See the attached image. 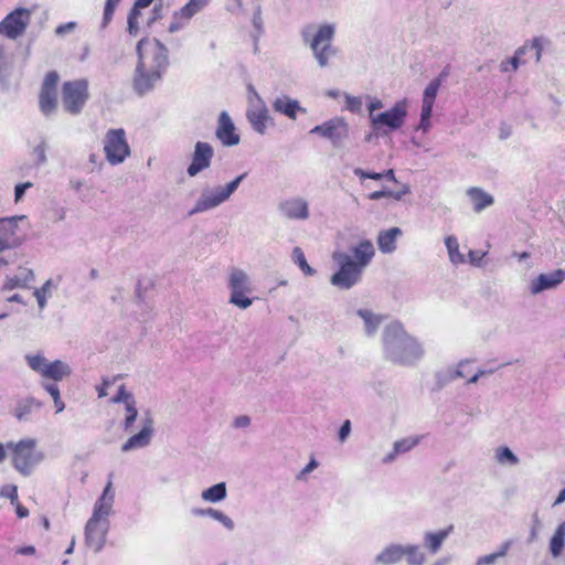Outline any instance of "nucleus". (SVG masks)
<instances>
[{
  "label": "nucleus",
  "instance_id": "nucleus-44",
  "mask_svg": "<svg viewBox=\"0 0 565 565\" xmlns=\"http://www.w3.org/2000/svg\"><path fill=\"white\" fill-rule=\"evenodd\" d=\"M495 459L501 465H510V466H515L520 461L519 458L507 446L499 447L495 450Z\"/></svg>",
  "mask_w": 565,
  "mask_h": 565
},
{
  "label": "nucleus",
  "instance_id": "nucleus-6",
  "mask_svg": "<svg viewBox=\"0 0 565 565\" xmlns=\"http://www.w3.org/2000/svg\"><path fill=\"white\" fill-rule=\"evenodd\" d=\"M334 33L335 29L332 24L320 25L311 39L308 31L302 32L303 41L309 44L320 67H327L330 58L337 54V49L332 45Z\"/></svg>",
  "mask_w": 565,
  "mask_h": 565
},
{
  "label": "nucleus",
  "instance_id": "nucleus-30",
  "mask_svg": "<svg viewBox=\"0 0 565 565\" xmlns=\"http://www.w3.org/2000/svg\"><path fill=\"white\" fill-rule=\"evenodd\" d=\"M274 109L278 113L286 115L287 117L295 119L297 110H302L299 106V103L295 99H290L289 97H279L274 103Z\"/></svg>",
  "mask_w": 565,
  "mask_h": 565
},
{
  "label": "nucleus",
  "instance_id": "nucleus-60",
  "mask_svg": "<svg viewBox=\"0 0 565 565\" xmlns=\"http://www.w3.org/2000/svg\"><path fill=\"white\" fill-rule=\"evenodd\" d=\"M351 433V422L344 420L339 429V440L344 443Z\"/></svg>",
  "mask_w": 565,
  "mask_h": 565
},
{
  "label": "nucleus",
  "instance_id": "nucleus-53",
  "mask_svg": "<svg viewBox=\"0 0 565 565\" xmlns=\"http://www.w3.org/2000/svg\"><path fill=\"white\" fill-rule=\"evenodd\" d=\"M0 497L10 499L13 504L18 500V488L13 484H7L1 488Z\"/></svg>",
  "mask_w": 565,
  "mask_h": 565
},
{
  "label": "nucleus",
  "instance_id": "nucleus-48",
  "mask_svg": "<svg viewBox=\"0 0 565 565\" xmlns=\"http://www.w3.org/2000/svg\"><path fill=\"white\" fill-rule=\"evenodd\" d=\"M46 142L42 140L32 150L33 163L38 167L43 166L46 162Z\"/></svg>",
  "mask_w": 565,
  "mask_h": 565
},
{
  "label": "nucleus",
  "instance_id": "nucleus-11",
  "mask_svg": "<svg viewBox=\"0 0 565 565\" xmlns=\"http://www.w3.org/2000/svg\"><path fill=\"white\" fill-rule=\"evenodd\" d=\"M88 99V82L76 79L65 82L62 87V102L65 110L72 115L82 111Z\"/></svg>",
  "mask_w": 565,
  "mask_h": 565
},
{
  "label": "nucleus",
  "instance_id": "nucleus-42",
  "mask_svg": "<svg viewBox=\"0 0 565 565\" xmlns=\"http://www.w3.org/2000/svg\"><path fill=\"white\" fill-rule=\"evenodd\" d=\"M527 44L519 47L511 58L504 60L500 63V71L503 73L510 72V70L516 71L520 65V58L527 52Z\"/></svg>",
  "mask_w": 565,
  "mask_h": 565
},
{
  "label": "nucleus",
  "instance_id": "nucleus-46",
  "mask_svg": "<svg viewBox=\"0 0 565 565\" xmlns=\"http://www.w3.org/2000/svg\"><path fill=\"white\" fill-rule=\"evenodd\" d=\"M292 260L299 266L306 275H313L315 269L309 266L306 260L305 254L300 247H295L291 254Z\"/></svg>",
  "mask_w": 565,
  "mask_h": 565
},
{
  "label": "nucleus",
  "instance_id": "nucleus-34",
  "mask_svg": "<svg viewBox=\"0 0 565 565\" xmlns=\"http://www.w3.org/2000/svg\"><path fill=\"white\" fill-rule=\"evenodd\" d=\"M469 362H470V360H468V359L461 360L458 363L457 369L449 367L445 372L437 373L436 377H437V383L439 384V386H444V385L448 384L449 382H452L459 377H463L461 367Z\"/></svg>",
  "mask_w": 565,
  "mask_h": 565
},
{
  "label": "nucleus",
  "instance_id": "nucleus-9",
  "mask_svg": "<svg viewBox=\"0 0 565 565\" xmlns=\"http://www.w3.org/2000/svg\"><path fill=\"white\" fill-rule=\"evenodd\" d=\"M332 259L339 265V270L334 273L330 282L340 289H350L361 280L363 269L354 264L353 258L344 252H334Z\"/></svg>",
  "mask_w": 565,
  "mask_h": 565
},
{
  "label": "nucleus",
  "instance_id": "nucleus-12",
  "mask_svg": "<svg viewBox=\"0 0 565 565\" xmlns=\"http://www.w3.org/2000/svg\"><path fill=\"white\" fill-rule=\"evenodd\" d=\"M33 9L15 8L0 21V35L17 40L24 34L31 22Z\"/></svg>",
  "mask_w": 565,
  "mask_h": 565
},
{
  "label": "nucleus",
  "instance_id": "nucleus-31",
  "mask_svg": "<svg viewBox=\"0 0 565 565\" xmlns=\"http://www.w3.org/2000/svg\"><path fill=\"white\" fill-rule=\"evenodd\" d=\"M192 514L195 516H210L211 519L222 523L228 530L234 527L233 521L226 514L213 508L193 509Z\"/></svg>",
  "mask_w": 565,
  "mask_h": 565
},
{
  "label": "nucleus",
  "instance_id": "nucleus-17",
  "mask_svg": "<svg viewBox=\"0 0 565 565\" xmlns=\"http://www.w3.org/2000/svg\"><path fill=\"white\" fill-rule=\"evenodd\" d=\"M154 435V422L151 415L146 414L141 418V429L130 436L122 445L121 451L129 452L136 449H142L150 445Z\"/></svg>",
  "mask_w": 565,
  "mask_h": 565
},
{
  "label": "nucleus",
  "instance_id": "nucleus-58",
  "mask_svg": "<svg viewBox=\"0 0 565 565\" xmlns=\"http://www.w3.org/2000/svg\"><path fill=\"white\" fill-rule=\"evenodd\" d=\"M532 519H533L532 520L533 521V525H532V529H531V532H530V536L527 539V543H533V542H535L537 540V532H539V530L542 526L537 513H534Z\"/></svg>",
  "mask_w": 565,
  "mask_h": 565
},
{
  "label": "nucleus",
  "instance_id": "nucleus-3",
  "mask_svg": "<svg viewBox=\"0 0 565 565\" xmlns=\"http://www.w3.org/2000/svg\"><path fill=\"white\" fill-rule=\"evenodd\" d=\"M383 345L385 358L401 365H415L425 353L423 345L398 322L384 329Z\"/></svg>",
  "mask_w": 565,
  "mask_h": 565
},
{
  "label": "nucleus",
  "instance_id": "nucleus-41",
  "mask_svg": "<svg viewBox=\"0 0 565 565\" xmlns=\"http://www.w3.org/2000/svg\"><path fill=\"white\" fill-rule=\"evenodd\" d=\"M404 556L409 565H424L426 562L425 554L420 551L418 545H405Z\"/></svg>",
  "mask_w": 565,
  "mask_h": 565
},
{
  "label": "nucleus",
  "instance_id": "nucleus-16",
  "mask_svg": "<svg viewBox=\"0 0 565 565\" xmlns=\"http://www.w3.org/2000/svg\"><path fill=\"white\" fill-rule=\"evenodd\" d=\"M310 134H317L329 139L333 146L341 145L349 136V126L341 117H334L322 125H318L310 130Z\"/></svg>",
  "mask_w": 565,
  "mask_h": 565
},
{
  "label": "nucleus",
  "instance_id": "nucleus-14",
  "mask_svg": "<svg viewBox=\"0 0 565 565\" xmlns=\"http://www.w3.org/2000/svg\"><path fill=\"white\" fill-rule=\"evenodd\" d=\"M228 302L241 308H247V275L244 270L233 268L228 275Z\"/></svg>",
  "mask_w": 565,
  "mask_h": 565
},
{
  "label": "nucleus",
  "instance_id": "nucleus-37",
  "mask_svg": "<svg viewBox=\"0 0 565 565\" xmlns=\"http://www.w3.org/2000/svg\"><path fill=\"white\" fill-rule=\"evenodd\" d=\"M210 1L211 0H189L180 10H178V17L191 19L202 11Z\"/></svg>",
  "mask_w": 565,
  "mask_h": 565
},
{
  "label": "nucleus",
  "instance_id": "nucleus-4",
  "mask_svg": "<svg viewBox=\"0 0 565 565\" xmlns=\"http://www.w3.org/2000/svg\"><path fill=\"white\" fill-rule=\"evenodd\" d=\"M114 502L115 491L111 481H108L94 504L92 516L88 519L84 531L85 543L95 553H99L106 544Z\"/></svg>",
  "mask_w": 565,
  "mask_h": 565
},
{
  "label": "nucleus",
  "instance_id": "nucleus-29",
  "mask_svg": "<svg viewBox=\"0 0 565 565\" xmlns=\"http://www.w3.org/2000/svg\"><path fill=\"white\" fill-rule=\"evenodd\" d=\"M467 194L469 195L470 200L473 203V210L475 212H481L483 209L490 206L493 204V198L491 194L484 192L480 188H470L467 191Z\"/></svg>",
  "mask_w": 565,
  "mask_h": 565
},
{
  "label": "nucleus",
  "instance_id": "nucleus-8",
  "mask_svg": "<svg viewBox=\"0 0 565 565\" xmlns=\"http://www.w3.org/2000/svg\"><path fill=\"white\" fill-rule=\"evenodd\" d=\"M243 179L244 174L238 175L236 179L232 180L225 185H218L212 189L203 190L195 205L189 212V215H194L212 210L225 202L238 188Z\"/></svg>",
  "mask_w": 565,
  "mask_h": 565
},
{
  "label": "nucleus",
  "instance_id": "nucleus-35",
  "mask_svg": "<svg viewBox=\"0 0 565 565\" xmlns=\"http://www.w3.org/2000/svg\"><path fill=\"white\" fill-rule=\"evenodd\" d=\"M565 545V522L558 524L550 542V551L553 557H558Z\"/></svg>",
  "mask_w": 565,
  "mask_h": 565
},
{
  "label": "nucleus",
  "instance_id": "nucleus-26",
  "mask_svg": "<svg viewBox=\"0 0 565 565\" xmlns=\"http://www.w3.org/2000/svg\"><path fill=\"white\" fill-rule=\"evenodd\" d=\"M404 557V545L391 544L386 546L376 557L375 562L383 565L398 563Z\"/></svg>",
  "mask_w": 565,
  "mask_h": 565
},
{
  "label": "nucleus",
  "instance_id": "nucleus-23",
  "mask_svg": "<svg viewBox=\"0 0 565 565\" xmlns=\"http://www.w3.org/2000/svg\"><path fill=\"white\" fill-rule=\"evenodd\" d=\"M354 257V264L364 270L374 257L375 249L371 241L363 239L358 245L351 247Z\"/></svg>",
  "mask_w": 565,
  "mask_h": 565
},
{
  "label": "nucleus",
  "instance_id": "nucleus-56",
  "mask_svg": "<svg viewBox=\"0 0 565 565\" xmlns=\"http://www.w3.org/2000/svg\"><path fill=\"white\" fill-rule=\"evenodd\" d=\"M77 26V23L75 21H70L63 24H60L55 28V34L57 36H64L71 32H73Z\"/></svg>",
  "mask_w": 565,
  "mask_h": 565
},
{
  "label": "nucleus",
  "instance_id": "nucleus-62",
  "mask_svg": "<svg viewBox=\"0 0 565 565\" xmlns=\"http://www.w3.org/2000/svg\"><path fill=\"white\" fill-rule=\"evenodd\" d=\"M411 192V188L408 184H402L401 189L396 192L388 191L390 198L395 199L396 201L402 200V198Z\"/></svg>",
  "mask_w": 565,
  "mask_h": 565
},
{
  "label": "nucleus",
  "instance_id": "nucleus-32",
  "mask_svg": "<svg viewBox=\"0 0 565 565\" xmlns=\"http://www.w3.org/2000/svg\"><path fill=\"white\" fill-rule=\"evenodd\" d=\"M226 498V484L225 482L216 483L201 493V499L204 502L217 503Z\"/></svg>",
  "mask_w": 565,
  "mask_h": 565
},
{
  "label": "nucleus",
  "instance_id": "nucleus-21",
  "mask_svg": "<svg viewBox=\"0 0 565 565\" xmlns=\"http://www.w3.org/2000/svg\"><path fill=\"white\" fill-rule=\"evenodd\" d=\"M215 135L223 146L231 147L239 142V135L236 132L235 125L225 110L218 116Z\"/></svg>",
  "mask_w": 565,
  "mask_h": 565
},
{
  "label": "nucleus",
  "instance_id": "nucleus-49",
  "mask_svg": "<svg viewBox=\"0 0 565 565\" xmlns=\"http://www.w3.org/2000/svg\"><path fill=\"white\" fill-rule=\"evenodd\" d=\"M440 86V78H434L425 88L423 100L434 104Z\"/></svg>",
  "mask_w": 565,
  "mask_h": 565
},
{
  "label": "nucleus",
  "instance_id": "nucleus-15",
  "mask_svg": "<svg viewBox=\"0 0 565 565\" xmlns=\"http://www.w3.org/2000/svg\"><path fill=\"white\" fill-rule=\"evenodd\" d=\"M113 404H122L124 418L121 427L125 431H130L138 417V409L135 396L131 392L127 391L125 385H120L117 393L110 398Z\"/></svg>",
  "mask_w": 565,
  "mask_h": 565
},
{
  "label": "nucleus",
  "instance_id": "nucleus-45",
  "mask_svg": "<svg viewBox=\"0 0 565 565\" xmlns=\"http://www.w3.org/2000/svg\"><path fill=\"white\" fill-rule=\"evenodd\" d=\"M121 0H106L100 21V29L105 30L111 22L114 13Z\"/></svg>",
  "mask_w": 565,
  "mask_h": 565
},
{
  "label": "nucleus",
  "instance_id": "nucleus-18",
  "mask_svg": "<svg viewBox=\"0 0 565 565\" xmlns=\"http://www.w3.org/2000/svg\"><path fill=\"white\" fill-rule=\"evenodd\" d=\"M278 212L284 218L305 221L309 217V204L303 198L292 196L278 204Z\"/></svg>",
  "mask_w": 565,
  "mask_h": 565
},
{
  "label": "nucleus",
  "instance_id": "nucleus-38",
  "mask_svg": "<svg viewBox=\"0 0 565 565\" xmlns=\"http://www.w3.org/2000/svg\"><path fill=\"white\" fill-rule=\"evenodd\" d=\"M252 127L255 131L264 135L269 126H273V119L268 115L267 109L260 110L258 114H254L253 118H249Z\"/></svg>",
  "mask_w": 565,
  "mask_h": 565
},
{
  "label": "nucleus",
  "instance_id": "nucleus-28",
  "mask_svg": "<svg viewBox=\"0 0 565 565\" xmlns=\"http://www.w3.org/2000/svg\"><path fill=\"white\" fill-rule=\"evenodd\" d=\"M61 278L57 279H47L40 288H35L33 291V296L38 301V306L40 310H43L46 307L47 299L52 297L53 291L57 289L60 285Z\"/></svg>",
  "mask_w": 565,
  "mask_h": 565
},
{
  "label": "nucleus",
  "instance_id": "nucleus-7",
  "mask_svg": "<svg viewBox=\"0 0 565 565\" xmlns=\"http://www.w3.org/2000/svg\"><path fill=\"white\" fill-rule=\"evenodd\" d=\"M103 150L110 166H118L125 162L131 154L125 129L113 128L107 130L103 139Z\"/></svg>",
  "mask_w": 565,
  "mask_h": 565
},
{
  "label": "nucleus",
  "instance_id": "nucleus-2",
  "mask_svg": "<svg viewBox=\"0 0 565 565\" xmlns=\"http://www.w3.org/2000/svg\"><path fill=\"white\" fill-rule=\"evenodd\" d=\"M24 360L28 366L43 380L41 387L52 397L55 413L58 414L63 412L65 409V403L61 398L56 382H61L71 376V365L58 359L50 361L41 352L25 354Z\"/></svg>",
  "mask_w": 565,
  "mask_h": 565
},
{
  "label": "nucleus",
  "instance_id": "nucleus-51",
  "mask_svg": "<svg viewBox=\"0 0 565 565\" xmlns=\"http://www.w3.org/2000/svg\"><path fill=\"white\" fill-rule=\"evenodd\" d=\"M418 444L417 438H405L394 443L395 454H404L414 448Z\"/></svg>",
  "mask_w": 565,
  "mask_h": 565
},
{
  "label": "nucleus",
  "instance_id": "nucleus-57",
  "mask_svg": "<svg viewBox=\"0 0 565 565\" xmlns=\"http://www.w3.org/2000/svg\"><path fill=\"white\" fill-rule=\"evenodd\" d=\"M345 102H347V108L349 110H351L353 113H359L361 110V107H362L361 98L347 95Z\"/></svg>",
  "mask_w": 565,
  "mask_h": 565
},
{
  "label": "nucleus",
  "instance_id": "nucleus-47",
  "mask_svg": "<svg viewBox=\"0 0 565 565\" xmlns=\"http://www.w3.org/2000/svg\"><path fill=\"white\" fill-rule=\"evenodd\" d=\"M141 9L137 7H132L127 19V31L130 35H137L139 32V17L141 14Z\"/></svg>",
  "mask_w": 565,
  "mask_h": 565
},
{
  "label": "nucleus",
  "instance_id": "nucleus-52",
  "mask_svg": "<svg viewBox=\"0 0 565 565\" xmlns=\"http://www.w3.org/2000/svg\"><path fill=\"white\" fill-rule=\"evenodd\" d=\"M58 74L55 71L49 72L42 83L41 90L56 92Z\"/></svg>",
  "mask_w": 565,
  "mask_h": 565
},
{
  "label": "nucleus",
  "instance_id": "nucleus-13",
  "mask_svg": "<svg viewBox=\"0 0 565 565\" xmlns=\"http://www.w3.org/2000/svg\"><path fill=\"white\" fill-rule=\"evenodd\" d=\"M25 216H11L0 218V254L13 249L21 244L22 232L20 223L24 222Z\"/></svg>",
  "mask_w": 565,
  "mask_h": 565
},
{
  "label": "nucleus",
  "instance_id": "nucleus-50",
  "mask_svg": "<svg viewBox=\"0 0 565 565\" xmlns=\"http://www.w3.org/2000/svg\"><path fill=\"white\" fill-rule=\"evenodd\" d=\"M550 42L547 39L545 38H534L531 43H526L529 50H534L535 52V61L536 63L541 62V58H542V52H543V49L545 45H547Z\"/></svg>",
  "mask_w": 565,
  "mask_h": 565
},
{
  "label": "nucleus",
  "instance_id": "nucleus-22",
  "mask_svg": "<svg viewBox=\"0 0 565 565\" xmlns=\"http://www.w3.org/2000/svg\"><path fill=\"white\" fill-rule=\"evenodd\" d=\"M42 407L43 403L40 399L33 396H25L15 402L12 415L19 422H29L31 420L32 415L39 412Z\"/></svg>",
  "mask_w": 565,
  "mask_h": 565
},
{
  "label": "nucleus",
  "instance_id": "nucleus-20",
  "mask_svg": "<svg viewBox=\"0 0 565 565\" xmlns=\"http://www.w3.org/2000/svg\"><path fill=\"white\" fill-rule=\"evenodd\" d=\"M213 148L207 142L198 141L195 143L192 162L188 167V174L195 177L201 171L207 169L213 158Z\"/></svg>",
  "mask_w": 565,
  "mask_h": 565
},
{
  "label": "nucleus",
  "instance_id": "nucleus-36",
  "mask_svg": "<svg viewBox=\"0 0 565 565\" xmlns=\"http://www.w3.org/2000/svg\"><path fill=\"white\" fill-rule=\"evenodd\" d=\"M449 260L452 265L466 263L465 256L459 252V243L456 236L449 235L445 238Z\"/></svg>",
  "mask_w": 565,
  "mask_h": 565
},
{
  "label": "nucleus",
  "instance_id": "nucleus-27",
  "mask_svg": "<svg viewBox=\"0 0 565 565\" xmlns=\"http://www.w3.org/2000/svg\"><path fill=\"white\" fill-rule=\"evenodd\" d=\"M452 530H454V525H449L447 529L441 530L436 533H433V532L425 533V535H424L425 547L428 548V551L431 554H436L440 550L445 540L452 532Z\"/></svg>",
  "mask_w": 565,
  "mask_h": 565
},
{
  "label": "nucleus",
  "instance_id": "nucleus-39",
  "mask_svg": "<svg viewBox=\"0 0 565 565\" xmlns=\"http://www.w3.org/2000/svg\"><path fill=\"white\" fill-rule=\"evenodd\" d=\"M252 23L256 31V33L253 35L254 53H258L259 52L258 40H259L260 35L264 33V21L262 18V8H260L259 3H257L254 8Z\"/></svg>",
  "mask_w": 565,
  "mask_h": 565
},
{
  "label": "nucleus",
  "instance_id": "nucleus-40",
  "mask_svg": "<svg viewBox=\"0 0 565 565\" xmlns=\"http://www.w3.org/2000/svg\"><path fill=\"white\" fill-rule=\"evenodd\" d=\"M358 316H360L365 323V331L367 334H373L381 324V317L374 315L372 311L366 309H359Z\"/></svg>",
  "mask_w": 565,
  "mask_h": 565
},
{
  "label": "nucleus",
  "instance_id": "nucleus-55",
  "mask_svg": "<svg viewBox=\"0 0 565 565\" xmlns=\"http://www.w3.org/2000/svg\"><path fill=\"white\" fill-rule=\"evenodd\" d=\"M33 186V183L30 181L18 183L14 186V202L18 203L22 200L23 195L25 194V191Z\"/></svg>",
  "mask_w": 565,
  "mask_h": 565
},
{
  "label": "nucleus",
  "instance_id": "nucleus-61",
  "mask_svg": "<svg viewBox=\"0 0 565 565\" xmlns=\"http://www.w3.org/2000/svg\"><path fill=\"white\" fill-rule=\"evenodd\" d=\"M114 383V380H109L107 377L103 379V382L99 386L96 387L97 395L99 398L107 396V388Z\"/></svg>",
  "mask_w": 565,
  "mask_h": 565
},
{
  "label": "nucleus",
  "instance_id": "nucleus-59",
  "mask_svg": "<svg viewBox=\"0 0 565 565\" xmlns=\"http://www.w3.org/2000/svg\"><path fill=\"white\" fill-rule=\"evenodd\" d=\"M486 256V253L479 250H469L468 257L469 262L473 266H480L482 258Z\"/></svg>",
  "mask_w": 565,
  "mask_h": 565
},
{
  "label": "nucleus",
  "instance_id": "nucleus-19",
  "mask_svg": "<svg viewBox=\"0 0 565 565\" xmlns=\"http://www.w3.org/2000/svg\"><path fill=\"white\" fill-rule=\"evenodd\" d=\"M565 279V271L556 269L548 274H540L532 279L529 285V291L532 296H536L545 290L557 288Z\"/></svg>",
  "mask_w": 565,
  "mask_h": 565
},
{
  "label": "nucleus",
  "instance_id": "nucleus-63",
  "mask_svg": "<svg viewBox=\"0 0 565 565\" xmlns=\"http://www.w3.org/2000/svg\"><path fill=\"white\" fill-rule=\"evenodd\" d=\"M433 103L424 102L422 104V111H420V118L423 119H430L433 114Z\"/></svg>",
  "mask_w": 565,
  "mask_h": 565
},
{
  "label": "nucleus",
  "instance_id": "nucleus-43",
  "mask_svg": "<svg viewBox=\"0 0 565 565\" xmlns=\"http://www.w3.org/2000/svg\"><path fill=\"white\" fill-rule=\"evenodd\" d=\"M11 56L3 44H0V82L6 84V79L11 70Z\"/></svg>",
  "mask_w": 565,
  "mask_h": 565
},
{
  "label": "nucleus",
  "instance_id": "nucleus-54",
  "mask_svg": "<svg viewBox=\"0 0 565 565\" xmlns=\"http://www.w3.org/2000/svg\"><path fill=\"white\" fill-rule=\"evenodd\" d=\"M191 19H184V18H181V17H178V11L174 12L173 14V21L170 23L168 30L170 33H174V32H178L179 30H181L185 23L188 21H190Z\"/></svg>",
  "mask_w": 565,
  "mask_h": 565
},
{
  "label": "nucleus",
  "instance_id": "nucleus-25",
  "mask_svg": "<svg viewBox=\"0 0 565 565\" xmlns=\"http://www.w3.org/2000/svg\"><path fill=\"white\" fill-rule=\"evenodd\" d=\"M402 235L399 227H392L380 232L377 236L379 248L382 253L390 254L396 249V238Z\"/></svg>",
  "mask_w": 565,
  "mask_h": 565
},
{
  "label": "nucleus",
  "instance_id": "nucleus-10",
  "mask_svg": "<svg viewBox=\"0 0 565 565\" xmlns=\"http://www.w3.org/2000/svg\"><path fill=\"white\" fill-rule=\"evenodd\" d=\"M407 116L406 99L396 102L395 105L386 111L372 115L371 126L376 134L386 135L388 131L399 129Z\"/></svg>",
  "mask_w": 565,
  "mask_h": 565
},
{
  "label": "nucleus",
  "instance_id": "nucleus-64",
  "mask_svg": "<svg viewBox=\"0 0 565 565\" xmlns=\"http://www.w3.org/2000/svg\"><path fill=\"white\" fill-rule=\"evenodd\" d=\"M499 558V555L497 553H492V554H489V555H484V556H481L478 562H477V565H491L493 564L497 559Z\"/></svg>",
  "mask_w": 565,
  "mask_h": 565
},
{
  "label": "nucleus",
  "instance_id": "nucleus-24",
  "mask_svg": "<svg viewBox=\"0 0 565 565\" xmlns=\"http://www.w3.org/2000/svg\"><path fill=\"white\" fill-rule=\"evenodd\" d=\"M34 280V273L26 267H19L13 276L7 278L3 289L12 290L15 288H28Z\"/></svg>",
  "mask_w": 565,
  "mask_h": 565
},
{
  "label": "nucleus",
  "instance_id": "nucleus-33",
  "mask_svg": "<svg viewBox=\"0 0 565 565\" xmlns=\"http://www.w3.org/2000/svg\"><path fill=\"white\" fill-rule=\"evenodd\" d=\"M39 106L44 116L52 115L57 106L56 92L41 90Z\"/></svg>",
  "mask_w": 565,
  "mask_h": 565
},
{
  "label": "nucleus",
  "instance_id": "nucleus-1",
  "mask_svg": "<svg viewBox=\"0 0 565 565\" xmlns=\"http://www.w3.org/2000/svg\"><path fill=\"white\" fill-rule=\"evenodd\" d=\"M138 61L132 75V89L143 96L154 89L167 73L168 49L157 39H141L136 47Z\"/></svg>",
  "mask_w": 565,
  "mask_h": 565
},
{
  "label": "nucleus",
  "instance_id": "nucleus-5",
  "mask_svg": "<svg viewBox=\"0 0 565 565\" xmlns=\"http://www.w3.org/2000/svg\"><path fill=\"white\" fill-rule=\"evenodd\" d=\"M38 441L34 438H24L18 443L7 444L12 456L13 467L22 475L31 473L34 466L43 460V454L36 450Z\"/></svg>",
  "mask_w": 565,
  "mask_h": 565
}]
</instances>
